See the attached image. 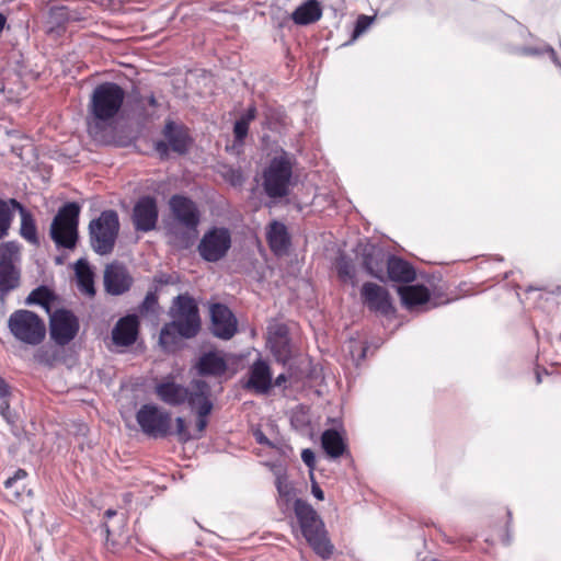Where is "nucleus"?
I'll use <instances>...</instances> for the list:
<instances>
[{
	"label": "nucleus",
	"instance_id": "nucleus-49",
	"mask_svg": "<svg viewBox=\"0 0 561 561\" xmlns=\"http://www.w3.org/2000/svg\"><path fill=\"white\" fill-rule=\"evenodd\" d=\"M153 282L158 285H167L171 283V276L168 274H160L153 277Z\"/></svg>",
	"mask_w": 561,
	"mask_h": 561
},
{
	"label": "nucleus",
	"instance_id": "nucleus-55",
	"mask_svg": "<svg viewBox=\"0 0 561 561\" xmlns=\"http://www.w3.org/2000/svg\"><path fill=\"white\" fill-rule=\"evenodd\" d=\"M115 514H116L115 511H112V510H108L105 513V515L108 516V517L114 516Z\"/></svg>",
	"mask_w": 561,
	"mask_h": 561
},
{
	"label": "nucleus",
	"instance_id": "nucleus-35",
	"mask_svg": "<svg viewBox=\"0 0 561 561\" xmlns=\"http://www.w3.org/2000/svg\"><path fill=\"white\" fill-rule=\"evenodd\" d=\"M14 210L11 205V198H0V240L9 234L14 218Z\"/></svg>",
	"mask_w": 561,
	"mask_h": 561
},
{
	"label": "nucleus",
	"instance_id": "nucleus-47",
	"mask_svg": "<svg viewBox=\"0 0 561 561\" xmlns=\"http://www.w3.org/2000/svg\"><path fill=\"white\" fill-rule=\"evenodd\" d=\"M10 394L9 383L0 376V399L9 398Z\"/></svg>",
	"mask_w": 561,
	"mask_h": 561
},
{
	"label": "nucleus",
	"instance_id": "nucleus-52",
	"mask_svg": "<svg viewBox=\"0 0 561 561\" xmlns=\"http://www.w3.org/2000/svg\"><path fill=\"white\" fill-rule=\"evenodd\" d=\"M5 21V16L2 13H0V32L4 28Z\"/></svg>",
	"mask_w": 561,
	"mask_h": 561
},
{
	"label": "nucleus",
	"instance_id": "nucleus-56",
	"mask_svg": "<svg viewBox=\"0 0 561 561\" xmlns=\"http://www.w3.org/2000/svg\"><path fill=\"white\" fill-rule=\"evenodd\" d=\"M444 540L449 543H455V541L453 539H450L449 537H447L446 535H444Z\"/></svg>",
	"mask_w": 561,
	"mask_h": 561
},
{
	"label": "nucleus",
	"instance_id": "nucleus-10",
	"mask_svg": "<svg viewBox=\"0 0 561 561\" xmlns=\"http://www.w3.org/2000/svg\"><path fill=\"white\" fill-rule=\"evenodd\" d=\"M291 174L293 167L286 157L273 158L263 173V186L267 196L272 198L286 196Z\"/></svg>",
	"mask_w": 561,
	"mask_h": 561
},
{
	"label": "nucleus",
	"instance_id": "nucleus-21",
	"mask_svg": "<svg viewBox=\"0 0 561 561\" xmlns=\"http://www.w3.org/2000/svg\"><path fill=\"white\" fill-rule=\"evenodd\" d=\"M273 386L272 373L268 364L262 359L255 360L249 369V379L245 388L255 393H267Z\"/></svg>",
	"mask_w": 561,
	"mask_h": 561
},
{
	"label": "nucleus",
	"instance_id": "nucleus-45",
	"mask_svg": "<svg viewBox=\"0 0 561 561\" xmlns=\"http://www.w3.org/2000/svg\"><path fill=\"white\" fill-rule=\"evenodd\" d=\"M288 332L285 325H278L271 334L268 340H288Z\"/></svg>",
	"mask_w": 561,
	"mask_h": 561
},
{
	"label": "nucleus",
	"instance_id": "nucleus-17",
	"mask_svg": "<svg viewBox=\"0 0 561 561\" xmlns=\"http://www.w3.org/2000/svg\"><path fill=\"white\" fill-rule=\"evenodd\" d=\"M159 210L157 201L152 196L140 197L134 208L131 220L136 231L148 232L157 227Z\"/></svg>",
	"mask_w": 561,
	"mask_h": 561
},
{
	"label": "nucleus",
	"instance_id": "nucleus-32",
	"mask_svg": "<svg viewBox=\"0 0 561 561\" xmlns=\"http://www.w3.org/2000/svg\"><path fill=\"white\" fill-rule=\"evenodd\" d=\"M257 110L255 105H250L248 110L238 118L233 125L234 141L243 145L248 134L250 124L256 118Z\"/></svg>",
	"mask_w": 561,
	"mask_h": 561
},
{
	"label": "nucleus",
	"instance_id": "nucleus-12",
	"mask_svg": "<svg viewBox=\"0 0 561 561\" xmlns=\"http://www.w3.org/2000/svg\"><path fill=\"white\" fill-rule=\"evenodd\" d=\"M51 340L59 346L69 344L80 330L79 319L67 309L55 310L49 318Z\"/></svg>",
	"mask_w": 561,
	"mask_h": 561
},
{
	"label": "nucleus",
	"instance_id": "nucleus-25",
	"mask_svg": "<svg viewBox=\"0 0 561 561\" xmlns=\"http://www.w3.org/2000/svg\"><path fill=\"white\" fill-rule=\"evenodd\" d=\"M266 240L270 249L276 255L285 253L290 244V238L284 224L273 221L268 226Z\"/></svg>",
	"mask_w": 561,
	"mask_h": 561
},
{
	"label": "nucleus",
	"instance_id": "nucleus-18",
	"mask_svg": "<svg viewBox=\"0 0 561 561\" xmlns=\"http://www.w3.org/2000/svg\"><path fill=\"white\" fill-rule=\"evenodd\" d=\"M103 283L107 294L121 296L131 288L134 278L126 266L111 263L104 270Z\"/></svg>",
	"mask_w": 561,
	"mask_h": 561
},
{
	"label": "nucleus",
	"instance_id": "nucleus-6",
	"mask_svg": "<svg viewBox=\"0 0 561 561\" xmlns=\"http://www.w3.org/2000/svg\"><path fill=\"white\" fill-rule=\"evenodd\" d=\"M21 245L18 242L8 241L0 244L1 300L21 284Z\"/></svg>",
	"mask_w": 561,
	"mask_h": 561
},
{
	"label": "nucleus",
	"instance_id": "nucleus-19",
	"mask_svg": "<svg viewBox=\"0 0 561 561\" xmlns=\"http://www.w3.org/2000/svg\"><path fill=\"white\" fill-rule=\"evenodd\" d=\"M211 331L215 336L230 340L238 331V321L232 311L222 304H214L210 308Z\"/></svg>",
	"mask_w": 561,
	"mask_h": 561
},
{
	"label": "nucleus",
	"instance_id": "nucleus-37",
	"mask_svg": "<svg viewBox=\"0 0 561 561\" xmlns=\"http://www.w3.org/2000/svg\"><path fill=\"white\" fill-rule=\"evenodd\" d=\"M336 272L339 278L344 283H352V285L356 284V273L355 266L351 259L345 255H341L337 257L335 263Z\"/></svg>",
	"mask_w": 561,
	"mask_h": 561
},
{
	"label": "nucleus",
	"instance_id": "nucleus-34",
	"mask_svg": "<svg viewBox=\"0 0 561 561\" xmlns=\"http://www.w3.org/2000/svg\"><path fill=\"white\" fill-rule=\"evenodd\" d=\"M276 488L278 492L277 506L283 513H287L295 502V489L287 482L277 479Z\"/></svg>",
	"mask_w": 561,
	"mask_h": 561
},
{
	"label": "nucleus",
	"instance_id": "nucleus-42",
	"mask_svg": "<svg viewBox=\"0 0 561 561\" xmlns=\"http://www.w3.org/2000/svg\"><path fill=\"white\" fill-rule=\"evenodd\" d=\"M174 434L176 435L178 437V440L181 442V443H186L188 442L192 436L187 430V425H186V422L183 417H176L175 419V432Z\"/></svg>",
	"mask_w": 561,
	"mask_h": 561
},
{
	"label": "nucleus",
	"instance_id": "nucleus-29",
	"mask_svg": "<svg viewBox=\"0 0 561 561\" xmlns=\"http://www.w3.org/2000/svg\"><path fill=\"white\" fill-rule=\"evenodd\" d=\"M386 254L378 249L371 248L364 252L363 266L373 277L383 282V268L386 266Z\"/></svg>",
	"mask_w": 561,
	"mask_h": 561
},
{
	"label": "nucleus",
	"instance_id": "nucleus-46",
	"mask_svg": "<svg viewBox=\"0 0 561 561\" xmlns=\"http://www.w3.org/2000/svg\"><path fill=\"white\" fill-rule=\"evenodd\" d=\"M301 459L308 467H313L314 465V455L310 449H304L301 453Z\"/></svg>",
	"mask_w": 561,
	"mask_h": 561
},
{
	"label": "nucleus",
	"instance_id": "nucleus-26",
	"mask_svg": "<svg viewBox=\"0 0 561 561\" xmlns=\"http://www.w3.org/2000/svg\"><path fill=\"white\" fill-rule=\"evenodd\" d=\"M322 10L317 0H307L291 13V20L297 25H308L319 21Z\"/></svg>",
	"mask_w": 561,
	"mask_h": 561
},
{
	"label": "nucleus",
	"instance_id": "nucleus-1",
	"mask_svg": "<svg viewBox=\"0 0 561 561\" xmlns=\"http://www.w3.org/2000/svg\"><path fill=\"white\" fill-rule=\"evenodd\" d=\"M294 513L304 538L314 553L322 559L331 558L334 546L317 511L307 501L297 499L294 502Z\"/></svg>",
	"mask_w": 561,
	"mask_h": 561
},
{
	"label": "nucleus",
	"instance_id": "nucleus-40",
	"mask_svg": "<svg viewBox=\"0 0 561 561\" xmlns=\"http://www.w3.org/2000/svg\"><path fill=\"white\" fill-rule=\"evenodd\" d=\"M375 21V16L360 14L356 19L352 38L355 39L365 33Z\"/></svg>",
	"mask_w": 561,
	"mask_h": 561
},
{
	"label": "nucleus",
	"instance_id": "nucleus-20",
	"mask_svg": "<svg viewBox=\"0 0 561 561\" xmlns=\"http://www.w3.org/2000/svg\"><path fill=\"white\" fill-rule=\"evenodd\" d=\"M139 320L136 314L121 318L112 330V341L117 346L133 345L139 334Z\"/></svg>",
	"mask_w": 561,
	"mask_h": 561
},
{
	"label": "nucleus",
	"instance_id": "nucleus-43",
	"mask_svg": "<svg viewBox=\"0 0 561 561\" xmlns=\"http://www.w3.org/2000/svg\"><path fill=\"white\" fill-rule=\"evenodd\" d=\"M168 328V323L164 324V327L161 329V332H160V343L164 346V347H168L172 344H175L176 343V339L178 336H181L180 335V328L178 329H172V330H168V333L164 334V330Z\"/></svg>",
	"mask_w": 561,
	"mask_h": 561
},
{
	"label": "nucleus",
	"instance_id": "nucleus-3",
	"mask_svg": "<svg viewBox=\"0 0 561 561\" xmlns=\"http://www.w3.org/2000/svg\"><path fill=\"white\" fill-rule=\"evenodd\" d=\"M119 228L121 224L117 211L114 209L103 210L88 226L91 249L102 256L111 254L114 251Z\"/></svg>",
	"mask_w": 561,
	"mask_h": 561
},
{
	"label": "nucleus",
	"instance_id": "nucleus-27",
	"mask_svg": "<svg viewBox=\"0 0 561 561\" xmlns=\"http://www.w3.org/2000/svg\"><path fill=\"white\" fill-rule=\"evenodd\" d=\"M210 389L208 388L202 394H195L194 398H191V408L196 411L197 420H196V428L199 433H203L208 424V415L213 410V402L209 399Z\"/></svg>",
	"mask_w": 561,
	"mask_h": 561
},
{
	"label": "nucleus",
	"instance_id": "nucleus-9",
	"mask_svg": "<svg viewBox=\"0 0 561 561\" xmlns=\"http://www.w3.org/2000/svg\"><path fill=\"white\" fill-rule=\"evenodd\" d=\"M136 421L141 432L153 438H165L171 432V413L152 403L140 407Z\"/></svg>",
	"mask_w": 561,
	"mask_h": 561
},
{
	"label": "nucleus",
	"instance_id": "nucleus-7",
	"mask_svg": "<svg viewBox=\"0 0 561 561\" xmlns=\"http://www.w3.org/2000/svg\"><path fill=\"white\" fill-rule=\"evenodd\" d=\"M173 321L168 323L164 334L168 330L179 329L181 337H194L201 329V319L198 307L194 298L187 294L175 297L172 307Z\"/></svg>",
	"mask_w": 561,
	"mask_h": 561
},
{
	"label": "nucleus",
	"instance_id": "nucleus-16",
	"mask_svg": "<svg viewBox=\"0 0 561 561\" xmlns=\"http://www.w3.org/2000/svg\"><path fill=\"white\" fill-rule=\"evenodd\" d=\"M171 213L176 221L187 231L195 234L201 222V213L191 198L183 195H173L169 201Z\"/></svg>",
	"mask_w": 561,
	"mask_h": 561
},
{
	"label": "nucleus",
	"instance_id": "nucleus-5",
	"mask_svg": "<svg viewBox=\"0 0 561 561\" xmlns=\"http://www.w3.org/2000/svg\"><path fill=\"white\" fill-rule=\"evenodd\" d=\"M8 328L15 340L26 345L37 346L46 337L45 321L31 310L13 311L8 319Z\"/></svg>",
	"mask_w": 561,
	"mask_h": 561
},
{
	"label": "nucleus",
	"instance_id": "nucleus-14",
	"mask_svg": "<svg viewBox=\"0 0 561 561\" xmlns=\"http://www.w3.org/2000/svg\"><path fill=\"white\" fill-rule=\"evenodd\" d=\"M162 134L167 141L161 140L156 144V150L161 159L168 158L170 148L179 154L187 152L191 138L186 127L169 121L165 123Z\"/></svg>",
	"mask_w": 561,
	"mask_h": 561
},
{
	"label": "nucleus",
	"instance_id": "nucleus-11",
	"mask_svg": "<svg viewBox=\"0 0 561 561\" xmlns=\"http://www.w3.org/2000/svg\"><path fill=\"white\" fill-rule=\"evenodd\" d=\"M231 248V233L228 228L214 227L206 231L199 241L197 251L206 262H218Z\"/></svg>",
	"mask_w": 561,
	"mask_h": 561
},
{
	"label": "nucleus",
	"instance_id": "nucleus-22",
	"mask_svg": "<svg viewBox=\"0 0 561 561\" xmlns=\"http://www.w3.org/2000/svg\"><path fill=\"white\" fill-rule=\"evenodd\" d=\"M387 275L391 282L410 284L416 279V271L408 261L396 255L388 256L386 261Z\"/></svg>",
	"mask_w": 561,
	"mask_h": 561
},
{
	"label": "nucleus",
	"instance_id": "nucleus-51",
	"mask_svg": "<svg viewBox=\"0 0 561 561\" xmlns=\"http://www.w3.org/2000/svg\"><path fill=\"white\" fill-rule=\"evenodd\" d=\"M148 104H149L150 106H153V107H156V106L158 105V102H157V99L154 98V95H150V96L148 98Z\"/></svg>",
	"mask_w": 561,
	"mask_h": 561
},
{
	"label": "nucleus",
	"instance_id": "nucleus-36",
	"mask_svg": "<svg viewBox=\"0 0 561 561\" xmlns=\"http://www.w3.org/2000/svg\"><path fill=\"white\" fill-rule=\"evenodd\" d=\"M27 477V472L24 469H18L12 477H9L4 481V489L8 491V496L11 501H19L21 500L25 488H19L16 486V483L20 480H24Z\"/></svg>",
	"mask_w": 561,
	"mask_h": 561
},
{
	"label": "nucleus",
	"instance_id": "nucleus-31",
	"mask_svg": "<svg viewBox=\"0 0 561 561\" xmlns=\"http://www.w3.org/2000/svg\"><path fill=\"white\" fill-rule=\"evenodd\" d=\"M321 445L331 458L341 457L346 450V444L341 434L335 430H325L321 435Z\"/></svg>",
	"mask_w": 561,
	"mask_h": 561
},
{
	"label": "nucleus",
	"instance_id": "nucleus-23",
	"mask_svg": "<svg viewBox=\"0 0 561 561\" xmlns=\"http://www.w3.org/2000/svg\"><path fill=\"white\" fill-rule=\"evenodd\" d=\"M84 9H71L67 5L53 4L48 9V23L53 27H65L70 22L85 20Z\"/></svg>",
	"mask_w": 561,
	"mask_h": 561
},
{
	"label": "nucleus",
	"instance_id": "nucleus-24",
	"mask_svg": "<svg viewBox=\"0 0 561 561\" xmlns=\"http://www.w3.org/2000/svg\"><path fill=\"white\" fill-rule=\"evenodd\" d=\"M12 208L18 210L21 217L20 236L32 245H39V237L34 216L15 198H11Z\"/></svg>",
	"mask_w": 561,
	"mask_h": 561
},
{
	"label": "nucleus",
	"instance_id": "nucleus-50",
	"mask_svg": "<svg viewBox=\"0 0 561 561\" xmlns=\"http://www.w3.org/2000/svg\"><path fill=\"white\" fill-rule=\"evenodd\" d=\"M287 381V376L285 374H280L276 377L274 385L279 387Z\"/></svg>",
	"mask_w": 561,
	"mask_h": 561
},
{
	"label": "nucleus",
	"instance_id": "nucleus-13",
	"mask_svg": "<svg viewBox=\"0 0 561 561\" xmlns=\"http://www.w3.org/2000/svg\"><path fill=\"white\" fill-rule=\"evenodd\" d=\"M398 295L402 305L408 310H413L419 306L431 304L432 308H436L450 302L453 299L447 298L444 294L431 293L430 289L422 284L405 285L398 288Z\"/></svg>",
	"mask_w": 561,
	"mask_h": 561
},
{
	"label": "nucleus",
	"instance_id": "nucleus-53",
	"mask_svg": "<svg viewBox=\"0 0 561 561\" xmlns=\"http://www.w3.org/2000/svg\"><path fill=\"white\" fill-rule=\"evenodd\" d=\"M35 358L39 362V363H44V358H43V353L42 352H37L35 354Z\"/></svg>",
	"mask_w": 561,
	"mask_h": 561
},
{
	"label": "nucleus",
	"instance_id": "nucleus-57",
	"mask_svg": "<svg viewBox=\"0 0 561 561\" xmlns=\"http://www.w3.org/2000/svg\"><path fill=\"white\" fill-rule=\"evenodd\" d=\"M536 378H537V382L539 383L541 381V378H540V375L538 373L536 375Z\"/></svg>",
	"mask_w": 561,
	"mask_h": 561
},
{
	"label": "nucleus",
	"instance_id": "nucleus-8",
	"mask_svg": "<svg viewBox=\"0 0 561 561\" xmlns=\"http://www.w3.org/2000/svg\"><path fill=\"white\" fill-rule=\"evenodd\" d=\"M209 388L204 380H194L190 388L176 383L173 378L167 377L154 387L157 397L168 405L179 407L184 403L191 405V398L199 396Z\"/></svg>",
	"mask_w": 561,
	"mask_h": 561
},
{
	"label": "nucleus",
	"instance_id": "nucleus-30",
	"mask_svg": "<svg viewBox=\"0 0 561 561\" xmlns=\"http://www.w3.org/2000/svg\"><path fill=\"white\" fill-rule=\"evenodd\" d=\"M197 369L202 376H221L227 370V363L218 354L209 352L199 358Z\"/></svg>",
	"mask_w": 561,
	"mask_h": 561
},
{
	"label": "nucleus",
	"instance_id": "nucleus-4",
	"mask_svg": "<svg viewBox=\"0 0 561 561\" xmlns=\"http://www.w3.org/2000/svg\"><path fill=\"white\" fill-rule=\"evenodd\" d=\"M80 211L81 207L76 202H68L58 209L49 229L50 239L58 248H76Z\"/></svg>",
	"mask_w": 561,
	"mask_h": 561
},
{
	"label": "nucleus",
	"instance_id": "nucleus-54",
	"mask_svg": "<svg viewBox=\"0 0 561 561\" xmlns=\"http://www.w3.org/2000/svg\"><path fill=\"white\" fill-rule=\"evenodd\" d=\"M266 440H267V439L264 437V435H263V434H261V436H260V437H257V442H259V443H265Z\"/></svg>",
	"mask_w": 561,
	"mask_h": 561
},
{
	"label": "nucleus",
	"instance_id": "nucleus-48",
	"mask_svg": "<svg viewBox=\"0 0 561 561\" xmlns=\"http://www.w3.org/2000/svg\"><path fill=\"white\" fill-rule=\"evenodd\" d=\"M311 492H312L313 496L317 500H319V501H323L324 500V493H323L322 489L320 488V485L317 482L312 483Z\"/></svg>",
	"mask_w": 561,
	"mask_h": 561
},
{
	"label": "nucleus",
	"instance_id": "nucleus-41",
	"mask_svg": "<svg viewBox=\"0 0 561 561\" xmlns=\"http://www.w3.org/2000/svg\"><path fill=\"white\" fill-rule=\"evenodd\" d=\"M506 520L504 522V525L500 527L497 535H491L486 537L485 541L493 543L496 539L502 541L505 545L510 543V535H508V524L511 522V512H506Z\"/></svg>",
	"mask_w": 561,
	"mask_h": 561
},
{
	"label": "nucleus",
	"instance_id": "nucleus-44",
	"mask_svg": "<svg viewBox=\"0 0 561 561\" xmlns=\"http://www.w3.org/2000/svg\"><path fill=\"white\" fill-rule=\"evenodd\" d=\"M0 400H1L0 413H1L2 417L8 423H13V420H12V416H11V411H10L9 398H4V399H0Z\"/></svg>",
	"mask_w": 561,
	"mask_h": 561
},
{
	"label": "nucleus",
	"instance_id": "nucleus-33",
	"mask_svg": "<svg viewBox=\"0 0 561 561\" xmlns=\"http://www.w3.org/2000/svg\"><path fill=\"white\" fill-rule=\"evenodd\" d=\"M55 300L54 293L46 286H39L33 289L27 296L25 302L27 305H39L46 312H50V304Z\"/></svg>",
	"mask_w": 561,
	"mask_h": 561
},
{
	"label": "nucleus",
	"instance_id": "nucleus-28",
	"mask_svg": "<svg viewBox=\"0 0 561 561\" xmlns=\"http://www.w3.org/2000/svg\"><path fill=\"white\" fill-rule=\"evenodd\" d=\"M75 272L79 290L89 297H94V273L89 263L83 259L78 260L75 265Z\"/></svg>",
	"mask_w": 561,
	"mask_h": 561
},
{
	"label": "nucleus",
	"instance_id": "nucleus-15",
	"mask_svg": "<svg viewBox=\"0 0 561 561\" xmlns=\"http://www.w3.org/2000/svg\"><path fill=\"white\" fill-rule=\"evenodd\" d=\"M360 298L364 306L371 312L386 317L394 312L389 290L376 283H364L360 288Z\"/></svg>",
	"mask_w": 561,
	"mask_h": 561
},
{
	"label": "nucleus",
	"instance_id": "nucleus-38",
	"mask_svg": "<svg viewBox=\"0 0 561 561\" xmlns=\"http://www.w3.org/2000/svg\"><path fill=\"white\" fill-rule=\"evenodd\" d=\"M271 350L278 362L286 363L290 358V344L288 340H268Z\"/></svg>",
	"mask_w": 561,
	"mask_h": 561
},
{
	"label": "nucleus",
	"instance_id": "nucleus-39",
	"mask_svg": "<svg viewBox=\"0 0 561 561\" xmlns=\"http://www.w3.org/2000/svg\"><path fill=\"white\" fill-rule=\"evenodd\" d=\"M157 290L158 288L156 287L154 290H150L147 293L144 301L139 306V311L141 314H147L149 312H154L157 310L159 306Z\"/></svg>",
	"mask_w": 561,
	"mask_h": 561
},
{
	"label": "nucleus",
	"instance_id": "nucleus-2",
	"mask_svg": "<svg viewBox=\"0 0 561 561\" xmlns=\"http://www.w3.org/2000/svg\"><path fill=\"white\" fill-rule=\"evenodd\" d=\"M126 98L125 90L115 82L98 84L91 95L88 112L96 127L111 124L119 114Z\"/></svg>",
	"mask_w": 561,
	"mask_h": 561
}]
</instances>
